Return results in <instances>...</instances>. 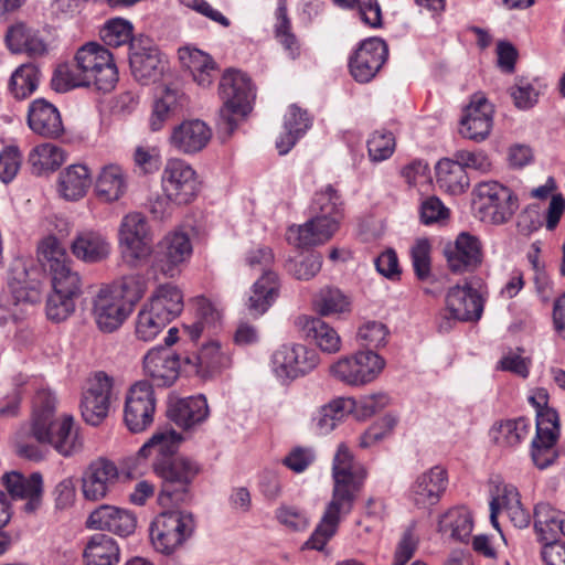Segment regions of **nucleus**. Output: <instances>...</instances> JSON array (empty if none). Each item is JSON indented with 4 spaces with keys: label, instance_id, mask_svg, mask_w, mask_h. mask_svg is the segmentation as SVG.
<instances>
[{
    "label": "nucleus",
    "instance_id": "nucleus-57",
    "mask_svg": "<svg viewBox=\"0 0 565 565\" xmlns=\"http://www.w3.org/2000/svg\"><path fill=\"white\" fill-rule=\"evenodd\" d=\"M75 297L52 291L46 299V318L55 323L65 321L75 311Z\"/></svg>",
    "mask_w": 565,
    "mask_h": 565
},
{
    "label": "nucleus",
    "instance_id": "nucleus-22",
    "mask_svg": "<svg viewBox=\"0 0 565 565\" xmlns=\"http://www.w3.org/2000/svg\"><path fill=\"white\" fill-rule=\"evenodd\" d=\"M119 478L117 466L105 458L92 461L82 475V493L88 501H99L116 486Z\"/></svg>",
    "mask_w": 565,
    "mask_h": 565
},
{
    "label": "nucleus",
    "instance_id": "nucleus-6",
    "mask_svg": "<svg viewBox=\"0 0 565 565\" xmlns=\"http://www.w3.org/2000/svg\"><path fill=\"white\" fill-rule=\"evenodd\" d=\"M38 258L43 269L51 276L52 291L75 298L81 295V277L73 270L72 262L56 237L47 236L41 241Z\"/></svg>",
    "mask_w": 565,
    "mask_h": 565
},
{
    "label": "nucleus",
    "instance_id": "nucleus-5",
    "mask_svg": "<svg viewBox=\"0 0 565 565\" xmlns=\"http://www.w3.org/2000/svg\"><path fill=\"white\" fill-rule=\"evenodd\" d=\"M153 470L162 482L158 501L162 507H168L185 500L189 487L200 469L195 461L175 457L154 459Z\"/></svg>",
    "mask_w": 565,
    "mask_h": 565
},
{
    "label": "nucleus",
    "instance_id": "nucleus-28",
    "mask_svg": "<svg viewBox=\"0 0 565 565\" xmlns=\"http://www.w3.org/2000/svg\"><path fill=\"white\" fill-rule=\"evenodd\" d=\"M212 138L211 128L201 119H188L175 126L169 137L173 149L183 154L202 151Z\"/></svg>",
    "mask_w": 565,
    "mask_h": 565
},
{
    "label": "nucleus",
    "instance_id": "nucleus-3",
    "mask_svg": "<svg viewBox=\"0 0 565 565\" xmlns=\"http://www.w3.org/2000/svg\"><path fill=\"white\" fill-rule=\"evenodd\" d=\"M218 94L223 106L220 109L217 131L222 141H225L237 128L238 120L250 111L254 93L249 77L238 70L230 68L220 79Z\"/></svg>",
    "mask_w": 565,
    "mask_h": 565
},
{
    "label": "nucleus",
    "instance_id": "nucleus-39",
    "mask_svg": "<svg viewBox=\"0 0 565 565\" xmlns=\"http://www.w3.org/2000/svg\"><path fill=\"white\" fill-rule=\"evenodd\" d=\"M352 405L351 399L337 398L321 406L311 418V430L319 436L330 434L351 412Z\"/></svg>",
    "mask_w": 565,
    "mask_h": 565
},
{
    "label": "nucleus",
    "instance_id": "nucleus-16",
    "mask_svg": "<svg viewBox=\"0 0 565 565\" xmlns=\"http://www.w3.org/2000/svg\"><path fill=\"white\" fill-rule=\"evenodd\" d=\"M114 397V379L103 371L93 374L81 403L84 420L93 426L99 425L108 415Z\"/></svg>",
    "mask_w": 565,
    "mask_h": 565
},
{
    "label": "nucleus",
    "instance_id": "nucleus-37",
    "mask_svg": "<svg viewBox=\"0 0 565 565\" xmlns=\"http://www.w3.org/2000/svg\"><path fill=\"white\" fill-rule=\"evenodd\" d=\"M179 60L198 85L209 87L213 83L216 63L211 55L199 49L185 46L179 50Z\"/></svg>",
    "mask_w": 565,
    "mask_h": 565
},
{
    "label": "nucleus",
    "instance_id": "nucleus-55",
    "mask_svg": "<svg viewBox=\"0 0 565 565\" xmlns=\"http://www.w3.org/2000/svg\"><path fill=\"white\" fill-rule=\"evenodd\" d=\"M315 306L322 316L342 313L349 311L350 300L338 288H323L315 299Z\"/></svg>",
    "mask_w": 565,
    "mask_h": 565
},
{
    "label": "nucleus",
    "instance_id": "nucleus-10",
    "mask_svg": "<svg viewBox=\"0 0 565 565\" xmlns=\"http://www.w3.org/2000/svg\"><path fill=\"white\" fill-rule=\"evenodd\" d=\"M483 312L481 295L469 285L454 286L445 297V309L438 318V330L450 331L458 321H478Z\"/></svg>",
    "mask_w": 565,
    "mask_h": 565
},
{
    "label": "nucleus",
    "instance_id": "nucleus-4",
    "mask_svg": "<svg viewBox=\"0 0 565 565\" xmlns=\"http://www.w3.org/2000/svg\"><path fill=\"white\" fill-rule=\"evenodd\" d=\"M38 270L31 260L17 257L12 260L8 274V290L0 295V308L9 312V318L17 320L20 305H32L40 301L41 284L36 278Z\"/></svg>",
    "mask_w": 565,
    "mask_h": 565
},
{
    "label": "nucleus",
    "instance_id": "nucleus-43",
    "mask_svg": "<svg viewBox=\"0 0 565 565\" xmlns=\"http://www.w3.org/2000/svg\"><path fill=\"white\" fill-rule=\"evenodd\" d=\"M83 556L85 565H115L119 562V547L113 537L96 533L88 540Z\"/></svg>",
    "mask_w": 565,
    "mask_h": 565
},
{
    "label": "nucleus",
    "instance_id": "nucleus-29",
    "mask_svg": "<svg viewBox=\"0 0 565 565\" xmlns=\"http://www.w3.org/2000/svg\"><path fill=\"white\" fill-rule=\"evenodd\" d=\"M210 416L207 399L204 395L189 396L172 401L168 407V417L183 430H195Z\"/></svg>",
    "mask_w": 565,
    "mask_h": 565
},
{
    "label": "nucleus",
    "instance_id": "nucleus-27",
    "mask_svg": "<svg viewBox=\"0 0 565 565\" xmlns=\"http://www.w3.org/2000/svg\"><path fill=\"white\" fill-rule=\"evenodd\" d=\"M1 483L8 491L11 499L25 500L23 510L26 513H34L42 504L43 479L39 472L25 478L18 471L3 473Z\"/></svg>",
    "mask_w": 565,
    "mask_h": 565
},
{
    "label": "nucleus",
    "instance_id": "nucleus-51",
    "mask_svg": "<svg viewBox=\"0 0 565 565\" xmlns=\"http://www.w3.org/2000/svg\"><path fill=\"white\" fill-rule=\"evenodd\" d=\"M168 324L169 323L161 318L157 311L145 303L137 315L135 334L138 340L150 342L154 340Z\"/></svg>",
    "mask_w": 565,
    "mask_h": 565
},
{
    "label": "nucleus",
    "instance_id": "nucleus-45",
    "mask_svg": "<svg viewBox=\"0 0 565 565\" xmlns=\"http://www.w3.org/2000/svg\"><path fill=\"white\" fill-rule=\"evenodd\" d=\"M436 180L441 189L454 195L463 193L469 186L467 172L457 159H441L438 161Z\"/></svg>",
    "mask_w": 565,
    "mask_h": 565
},
{
    "label": "nucleus",
    "instance_id": "nucleus-36",
    "mask_svg": "<svg viewBox=\"0 0 565 565\" xmlns=\"http://www.w3.org/2000/svg\"><path fill=\"white\" fill-rule=\"evenodd\" d=\"M310 127L311 118L307 110L297 105L289 106L284 118V131L276 140L279 154L288 153Z\"/></svg>",
    "mask_w": 565,
    "mask_h": 565
},
{
    "label": "nucleus",
    "instance_id": "nucleus-30",
    "mask_svg": "<svg viewBox=\"0 0 565 565\" xmlns=\"http://www.w3.org/2000/svg\"><path fill=\"white\" fill-rule=\"evenodd\" d=\"M87 525L95 530L109 531L120 536H128L136 529V518L125 509L105 504L90 513Z\"/></svg>",
    "mask_w": 565,
    "mask_h": 565
},
{
    "label": "nucleus",
    "instance_id": "nucleus-24",
    "mask_svg": "<svg viewBox=\"0 0 565 565\" xmlns=\"http://www.w3.org/2000/svg\"><path fill=\"white\" fill-rule=\"evenodd\" d=\"M449 269L452 273H468L476 270L482 263V245L478 237L462 232L454 243L444 248Z\"/></svg>",
    "mask_w": 565,
    "mask_h": 565
},
{
    "label": "nucleus",
    "instance_id": "nucleus-9",
    "mask_svg": "<svg viewBox=\"0 0 565 565\" xmlns=\"http://www.w3.org/2000/svg\"><path fill=\"white\" fill-rule=\"evenodd\" d=\"M195 527L193 515L184 511L160 513L150 525V539L153 547L162 554H171Z\"/></svg>",
    "mask_w": 565,
    "mask_h": 565
},
{
    "label": "nucleus",
    "instance_id": "nucleus-31",
    "mask_svg": "<svg viewBox=\"0 0 565 565\" xmlns=\"http://www.w3.org/2000/svg\"><path fill=\"white\" fill-rule=\"evenodd\" d=\"M338 227L334 221L311 215L305 224L290 226L287 232V239L298 247L316 246L328 242Z\"/></svg>",
    "mask_w": 565,
    "mask_h": 565
},
{
    "label": "nucleus",
    "instance_id": "nucleus-33",
    "mask_svg": "<svg viewBox=\"0 0 565 565\" xmlns=\"http://www.w3.org/2000/svg\"><path fill=\"white\" fill-rule=\"evenodd\" d=\"M92 183L90 171L87 166L71 164L58 173L56 192L58 196L68 202L82 200Z\"/></svg>",
    "mask_w": 565,
    "mask_h": 565
},
{
    "label": "nucleus",
    "instance_id": "nucleus-25",
    "mask_svg": "<svg viewBox=\"0 0 565 565\" xmlns=\"http://www.w3.org/2000/svg\"><path fill=\"white\" fill-rule=\"evenodd\" d=\"M231 364L230 353L224 352L220 343L214 340L203 344L198 353L183 355V371L202 379L210 377L230 367Z\"/></svg>",
    "mask_w": 565,
    "mask_h": 565
},
{
    "label": "nucleus",
    "instance_id": "nucleus-26",
    "mask_svg": "<svg viewBox=\"0 0 565 565\" xmlns=\"http://www.w3.org/2000/svg\"><path fill=\"white\" fill-rule=\"evenodd\" d=\"M448 486L447 470L434 466L424 471L409 488V499L418 508H428L439 502Z\"/></svg>",
    "mask_w": 565,
    "mask_h": 565
},
{
    "label": "nucleus",
    "instance_id": "nucleus-48",
    "mask_svg": "<svg viewBox=\"0 0 565 565\" xmlns=\"http://www.w3.org/2000/svg\"><path fill=\"white\" fill-rule=\"evenodd\" d=\"M530 429V419L520 417L495 424L490 434L497 445L501 447H514L527 437Z\"/></svg>",
    "mask_w": 565,
    "mask_h": 565
},
{
    "label": "nucleus",
    "instance_id": "nucleus-8",
    "mask_svg": "<svg viewBox=\"0 0 565 565\" xmlns=\"http://www.w3.org/2000/svg\"><path fill=\"white\" fill-rule=\"evenodd\" d=\"M153 237L147 217L140 212L126 214L118 226V246L122 259L137 266L152 253Z\"/></svg>",
    "mask_w": 565,
    "mask_h": 565
},
{
    "label": "nucleus",
    "instance_id": "nucleus-54",
    "mask_svg": "<svg viewBox=\"0 0 565 565\" xmlns=\"http://www.w3.org/2000/svg\"><path fill=\"white\" fill-rule=\"evenodd\" d=\"M178 107V92L166 88L162 95L156 99L151 115L149 117V127L151 131H159L164 124L175 113Z\"/></svg>",
    "mask_w": 565,
    "mask_h": 565
},
{
    "label": "nucleus",
    "instance_id": "nucleus-32",
    "mask_svg": "<svg viewBox=\"0 0 565 565\" xmlns=\"http://www.w3.org/2000/svg\"><path fill=\"white\" fill-rule=\"evenodd\" d=\"M28 124L35 134L46 138H57L64 131L60 111L53 104L42 98L31 103Z\"/></svg>",
    "mask_w": 565,
    "mask_h": 565
},
{
    "label": "nucleus",
    "instance_id": "nucleus-21",
    "mask_svg": "<svg viewBox=\"0 0 565 565\" xmlns=\"http://www.w3.org/2000/svg\"><path fill=\"white\" fill-rule=\"evenodd\" d=\"M388 56V47L380 38L364 40L349 60V68L359 83H369Z\"/></svg>",
    "mask_w": 565,
    "mask_h": 565
},
{
    "label": "nucleus",
    "instance_id": "nucleus-17",
    "mask_svg": "<svg viewBox=\"0 0 565 565\" xmlns=\"http://www.w3.org/2000/svg\"><path fill=\"white\" fill-rule=\"evenodd\" d=\"M132 309L121 295L109 286L99 288L93 299L92 313L97 328L105 333L116 331L130 316Z\"/></svg>",
    "mask_w": 565,
    "mask_h": 565
},
{
    "label": "nucleus",
    "instance_id": "nucleus-20",
    "mask_svg": "<svg viewBox=\"0 0 565 565\" xmlns=\"http://www.w3.org/2000/svg\"><path fill=\"white\" fill-rule=\"evenodd\" d=\"M132 76L142 85L157 82L162 75L166 61L149 39L132 41L129 46Z\"/></svg>",
    "mask_w": 565,
    "mask_h": 565
},
{
    "label": "nucleus",
    "instance_id": "nucleus-1",
    "mask_svg": "<svg viewBox=\"0 0 565 565\" xmlns=\"http://www.w3.org/2000/svg\"><path fill=\"white\" fill-rule=\"evenodd\" d=\"M367 477L364 466L356 461L345 444H340L333 457L332 498L315 531L305 543L307 548L323 551L338 531L341 518L348 515Z\"/></svg>",
    "mask_w": 565,
    "mask_h": 565
},
{
    "label": "nucleus",
    "instance_id": "nucleus-13",
    "mask_svg": "<svg viewBox=\"0 0 565 565\" xmlns=\"http://www.w3.org/2000/svg\"><path fill=\"white\" fill-rule=\"evenodd\" d=\"M384 366V359L373 350H367L339 359L330 366V373L344 384L361 386L373 382Z\"/></svg>",
    "mask_w": 565,
    "mask_h": 565
},
{
    "label": "nucleus",
    "instance_id": "nucleus-42",
    "mask_svg": "<svg viewBox=\"0 0 565 565\" xmlns=\"http://www.w3.org/2000/svg\"><path fill=\"white\" fill-rule=\"evenodd\" d=\"M564 514L546 502L534 509V529L544 546L558 545V527Z\"/></svg>",
    "mask_w": 565,
    "mask_h": 565
},
{
    "label": "nucleus",
    "instance_id": "nucleus-40",
    "mask_svg": "<svg viewBox=\"0 0 565 565\" xmlns=\"http://www.w3.org/2000/svg\"><path fill=\"white\" fill-rule=\"evenodd\" d=\"M278 278L274 271H265L252 287L247 309L254 317L264 315L278 297Z\"/></svg>",
    "mask_w": 565,
    "mask_h": 565
},
{
    "label": "nucleus",
    "instance_id": "nucleus-44",
    "mask_svg": "<svg viewBox=\"0 0 565 565\" xmlns=\"http://www.w3.org/2000/svg\"><path fill=\"white\" fill-rule=\"evenodd\" d=\"M472 529V515L465 507L449 509L438 521V531L443 535L461 542L470 536Z\"/></svg>",
    "mask_w": 565,
    "mask_h": 565
},
{
    "label": "nucleus",
    "instance_id": "nucleus-50",
    "mask_svg": "<svg viewBox=\"0 0 565 565\" xmlns=\"http://www.w3.org/2000/svg\"><path fill=\"white\" fill-rule=\"evenodd\" d=\"M40 82V71L32 64L20 65L11 75L9 88L18 99H24L35 92Z\"/></svg>",
    "mask_w": 565,
    "mask_h": 565
},
{
    "label": "nucleus",
    "instance_id": "nucleus-61",
    "mask_svg": "<svg viewBox=\"0 0 565 565\" xmlns=\"http://www.w3.org/2000/svg\"><path fill=\"white\" fill-rule=\"evenodd\" d=\"M558 438L552 437L550 441L545 436H535L532 441L531 456L534 465L539 469H545L553 465L557 458V452L554 449Z\"/></svg>",
    "mask_w": 565,
    "mask_h": 565
},
{
    "label": "nucleus",
    "instance_id": "nucleus-12",
    "mask_svg": "<svg viewBox=\"0 0 565 565\" xmlns=\"http://www.w3.org/2000/svg\"><path fill=\"white\" fill-rule=\"evenodd\" d=\"M31 435L40 444L51 445L60 455L72 456L82 448L78 429L72 415L63 414L31 424Z\"/></svg>",
    "mask_w": 565,
    "mask_h": 565
},
{
    "label": "nucleus",
    "instance_id": "nucleus-58",
    "mask_svg": "<svg viewBox=\"0 0 565 565\" xmlns=\"http://www.w3.org/2000/svg\"><path fill=\"white\" fill-rule=\"evenodd\" d=\"M390 330L381 321L370 320L359 327L356 340L361 345L379 349L387 343Z\"/></svg>",
    "mask_w": 565,
    "mask_h": 565
},
{
    "label": "nucleus",
    "instance_id": "nucleus-15",
    "mask_svg": "<svg viewBox=\"0 0 565 565\" xmlns=\"http://www.w3.org/2000/svg\"><path fill=\"white\" fill-rule=\"evenodd\" d=\"M156 397L148 381L135 383L126 395L124 420L131 433L143 431L153 422Z\"/></svg>",
    "mask_w": 565,
    "mask_h": 565
},
{
    "label": "nucleus",
    "instance_id": "nucleus-59",
    "mask_svg": "<svg viewBox=\"0 0 565 565\" xmlns=\"http://www.w3.org/2000/svg\"><path fill=\"white\" fill-rule=\"evenodd\" d=\"M102 39L109 46H120L132 42V25L124 19L108 21L100 31Z\"/></svg>",
    "mask_w": 565,
    "mask_h": 565
},
{
    "label": "nucleus",
    "instance_id": "nucleus-11",
    "mask_svg": "<svg viewBox=\"0 0 565 565\" xmlns=\"http://www.w3.org/2000/svg\"><path fill=\"white\" fill-rule=\"evenodd\" d=\"M320 363L319 354L303 344L286 343L271 354L270 367L282 383L291 382L312 372Z\"/></svg>",
    "mask_w": 565,
    "mask_h": 565
},
{
    "label": "nucleus",
    "instance_id": "nucleus-53",
    "mask_svg": "<svg viewBox=\"0 0 565 565\" xmlns=\"http://www.w3.org/2000/svg\"><path fill=\"white\" fill-rule=\"evenodd\" d=\"M196 313L198 321L184 326V332L192 341H196L205 331L209 332L221 319V312L205 298L199 299Z\"/></svg>",
    "mask_w": 565,
    "mask_h": 565
},
{
    "label": "nucleus",
    "instance_id": "nucleus-63",
    "mask_svg": "<svg viewBox=\"0 0 565 565\" xmlns=\"http://www.w3.org/2000/svg\"><path fill=\"white\" fill-rule=\"evenodd\" d=\"M109 287L121 295L125 302L129 303L132 309L145 295L146 281L138 275H129L125 276L117 285Z\"/></svg>",
    "mask_w": 565,
    "mask_h": 565
},
{
    "label": "nucleus",
    "instance_id": "nucleus-62",
    "mask_svg": "<svg viewBox=\"0 0 565 565\" xmlns=\"http://www.w3.org/2000/svg\"><path fill=\"white\" fill-rule=\"evenodd\" d=\"M344 8L356 7L361 20L371 28L382 26V12L377 0H335Z\"/></svg>",
    "mask_w": 565,
    "mask_h": 565
},
{
    "label": "nucleus",
    "instance_id": "nucleus-18",
    "mask_svg": "<svg viewBox=\"0 0 565 565\" xmlns=\"http://www.w3.org/2000/svg\"><path fill=\"white\" fill-rule=\"evenodd\" d=\"M493 105L486 95L481 92L475 93L462 110L459 134L475 142L486 140L493 127Z\"/></svg>",
    "mask_w": 565,
    "mask_h": 565
},
{
    "label": "nucleus",
    "instance_id": "nucleus-2",
    "mask_svg": "<svg viewBox=\"0 0 565 565\" xmlns=\"http://www.w3.org/2000/svg\"><path fill=\"white\" fill-rule=\"evenodd\" d=\"M75 64H61L51 79L52 88L65 93L79 86H94L98 90L110 92L118 82V71L113 54L98 43H87L79 47Z\"/></svg>",
    "mask_w": 565,
    "mask_h": 565
},
{
    "label": "nucleus",
    "instance_id": "nucleus-64",
    "mask_svg": "<svg viewBox=\"0 0 565 565\" xmlns=\"http://www.w3.org/2000/svg\"><path fill=\"white\" fill-rule=\"evenodd\" d=\"M396 418L392 415H386L371 425L363 435L360 437L359 445L362 448H369L376 443L384 439L392 433L396 426Z\"/></svg>",
    "mask_w": 565,
    "mask_h": 565
},
{
    "label": "nucleus",
    "instance_id": "nucleus-41",
    "mask_svg": "<svg viewBox=\"0 0 565 565\" xmlns=\"http://www.w3.org/2000/svg\"><path fill=\"white\" fill-rule=\"evenodd\" d=\"M146 305L170 323L183 310V295L177 286L163 284L156 288Z\"/></svg>",
    "mask_w": 565,
    "mask_h": 565
},
{
    "label": "nucleus",
    "instance_id": "nucleus-19",
    "mask_svg": "<svg viewBox=\"0 0 565 565\" xmlns=\"http://www.w3.org/2000/svg\"><path fill=\"white\" fill-rule=\"evenodd\" d=\"M193 247L189 235L182 231L167 234L158 244L153 268L167 277H174L179 267L192 255Z\"/></svg>",
    "mask_w": 565,
    "mask_h": 565
},
{
    "label": "nucleus",
    "instance_id": "nucleus-60",
    "mask_svg": "<svg viewBox=\"0 0 565 565\" xmlns=\"http://www.w3.org/2000/svg\"><path fill=\"white\" fill-rule=\"evenodd\" d=\"M321 265V256L311 252L290 260L288 270L299 280H309L320 271Z\"/></svg>",
    "mask_w": 565,
    "mask_h": 565
},
{
    "label": "nucleus",
    "instance_id": "nucleus-23",
    "mask_svg": "<svg viewBox=\"0 0 565 565\" xmlns=\"http://www.w3.org/2000/svg\"><path fill=\"white\" fill-rule=\"evenodd\" d=\"M183 369V355L168 348L156 347L143 358V372L157 386H171Z\"/></svg>",
    "mask_w": 565,
    "mask_h": 565
},
{
    "label": "nucleus",
    "instance_id": "nucleus-34",
    "mask_svg": "<svg viewBox=\"0 0 565 565\" xmlns=\"http://www.w3.org/2000/svg\"><path fill=\"white\" fill-rule=\"evenodd\" d=\"M73 255L85 263L94 264L105 260L111 250L107 236L97 231L78 233L71 244Z\"/></svg>",
    "mask_w": 565,
    "mask_h": 565
},
{
    "label": "nucleus",
    "instance_id": "nucleus-14",
    "mask_svg": "<svg viewBox=\"0 0 565 565\" xmlns=\"http://www.w3.org/2000/svg\"><path fill=\"white\" fill-rule=\"evenodd\" d=\"M199 181L194 169L181 159L167 161L161 174L163 193L175 204H188L198 195Z\"/></svg>",
    "mask_w": 565,
    "mask_h": 565
},
{
    "label": "nucleus",
    "instance_id": "nucleus-52",
    "mask_svg": "<svg viewBox=\"0 0 565 565\" xmlns=\"http://www.w3.org/2000/svg\"><path fill=\"white\" fill-rule=\"evenodd\" d=\"M537 398L539 401L536 397L530 398L536 407V435L545 436L551 441L552 437L558 438L559 435L558 415L555 409L545 407V394H539Z\"/></svg>",
    "mask_w": 565,
    "mask_h": 565
},
{
    "label": "nucleus",
    "instance_id": "nucleus-38",
    "mask_svg": "<svg viewBox=\"0 0 565 565\" xmlns=\"http://www.w3.org/2000/svg\"><path fill=\"white\" fill-rule=\"evenodd\" d=\"M296 323L303 337L313 341L323 352L335 353L340 350L341 339L338 332L320 318L303 316Z\"/></svg>",
    "mask_w": 565,
    "mask_h": 565
},
{
    "label": "nucleus",
    "instance_id": "nucleus-7",
    "mask_svg": "<svg viewBox=\"0 0 565 565\" xmlns=\"http://www.w3.org/2000/svg\"><path fill=\"white\" fill-rule=\"evenodd\" d=\"M473 194L481 218L491 224L508 223L519 209V199L514 192L498 181L478 183Z\"/></svg>",
    "mask_w": 565,
    "mask_h": 565
},
{
    "label": "nucleus",
    "instance_id": "nucleus-47",
    "mask_svg": "<svg viewBox=\"0 0 565 565\" xmlns=\"http://www.w3.org/2000/svg\"><path fill=\"white\" fill-rule=\"evenodd\" d=\"M182 436L173 429H161L156 431L152 437L139 449V456L147 458L156 455V459L174 458L182 441Z\"/></svg>",
    "mask_w": 565,
    "mask_h": 565
},
{
    "label": "nucleus",
    "instance_id": "nucleus-46",
    "mask_svg": "<svg viewBox=\"0 0 565 565\" xmlns=\"http://www.w3.org/2000/svg\"><path fill=\"white\" fill-rule=\"evenodd\" d=\"M342 205L343 203L338 191L333 186L327 185L316 192L310 205V213L327 221H334L335 225L339 226L343 216Z\"/></svg>",
    "mask_w": 565,
    "mask_h": 565
},
{
    "label": "nucleus",
    "instance_id": "nucleus-49",
    "mask_svg": "<svg viewBox=\"0 0 565 565\" xmlns=\"http://www.w3.org/2000/svg\"><path fill=\"white\" fill-rule=\"evenodd\" d=\"M65 161V153L62 148L53 143H42L34 147L28 157L32 173L41 175L54 171Z\"/></svg>",
    "mask_w": 565,
    "mask_h": 565
},
{
    "label": "nucleus",
    "instance_id": "nucleus-35",
    "mask_svg": "<svg viewBox=\"0 0 565 565\" xmlns=\"http://www.w3.org/2000/svg\"><path fill=\"white\" fill-rule=\"evenodd\" d=\"M128 189V174L116 163H109L100 169L95 183L96 196L106 203L121 199Z\"/></svg>",
    "mask_w": 565,
    "mask_h": 565
},
{
    "label": "nucleus",
    "instance_id": "nucleus-56",
    "mask_svg": "<svg viewBox=\"0 0 565 565\" xmlns=\"http://www.w3.org/2000/svg\"><path fill=\"white\" fill-rule=\"evenodd\" d=\"M395 137L387 130H375L367 139V153L373 162L387 160L395 150Z\"/></svg>",
    "mask_w": 565,
    "mask_h": 565
}]
</instances>
